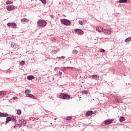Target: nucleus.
Wrapping results in <instances>:
<instances>
[{"mask_svg":"<svg viewBox=\"0 0 131 131\" xmlns=\"http://www.w3.org/2000/svg\"><path fill=\"white\" fill-rule=\"evenodd\" d=\"M60 98L64 99V100H69V99H70V96L67 94L61 93L60 95Z\"/></svg>","mask_w":131,"mask_h":131,"instance_id":"f257e3e1","label":"nucleus"},{"mask_svg":"<svg viewBox=\"0 0 131 131\" xmlns=\"http://www.w3.org/2000/svg\"><path fill=\"white\" fill-rule=\"evenodd\" d=\"M61 23H62V24H64V25H66L67 26H68V25H70L71 22L69 20L63 18V19H61Z\"/></svg>","mask_w":131,"mask_h":131,"instance_id":"f03ea898","label":"nucleus"},{"mask_svg":"<svg viewBox=\"0 0 131 131\" xmlns=\"http://www.w3.org/2000/svg\"><path fill=\"white\" fill-rule=\"evenodd\" d=\"M47 25V22L44 20H40L38 22V26L45 27Z\"/></svg>","mask_w":131,"mask_h":131,"instance_id":"7ed1b4c3","label":"nucleus"},{"mask_svg":"<svg viewBox=\"0 0 131 131\" xmlns=\"http://www.w3.org/2000/svg\"><path fill=\"white\" fill-rule=\"evenodd\" d=\"M75 32L76 33H77V34H79V35H82V34H83V31L80 29H76Z\"/></svg>","mask_w":131,"mask_h":131,"instance_id":"20e7f679","label":"nucleus"},{"mask_svg":"<svg viewBox=\"0 0 131 131\" xmlns=\"http://www.w3.org/2000/svg\"><path fill=\"white\" fill-rule=\"evenodd\" d=\"M102 31L105 33L106 35H109V34H111V30H106V29H104L102 28Z\"/></svg>","mask_w":131,"mask_h":131,"instance_id":"39448f33","label":"nucleus"},{"mask_svg":"<svg viewBox=\"0 0 131 131\" xmlns=\"http://www.w3.org/2000/svg\"><path fill=\"white\" fill-rule=\"evenodd\" d=\"M105 125H108L111 124L113 122V120L112 119H107L104 121Z\"/></svg>","mask_w":131,"mask_h":131,"instance_id":"423d86ee","label":"nucleus"},{"mask_svg":"<svg viewBox=\"0 0 131 131\" xmlns=\"http://www.w3.org/2000/svg\"><path fill=\"white\" fill-rule=\"evenodd\" d=\"M7 11H13V10H14L15 9V6H14L13 5H10V6H8L7 8H6Z\"/></svg>","mask_w":131,"mask_h":131,"instance_id":"0eeeda50","label":"nucleus"},{"mask_svg":"<svg viewBox=\"0 0 131 131\" xmlns=\"http://www.w3.org/2000/svg\"><path fill=\"white\" fill-rule=\"evenodd\" d=\"M8 26H11L13 28L17 27V25L14 23H9L7 24Z\"/></svg>","mask_w":131,"mask_h":131,"instance_id":"6e6552de","label":"nucleus"},{"mask_svg":"<svg viewBox=\"0 0 131 131\" xmlns=\"http://www.w3.org/2000/svg\"><path fill=\"white\" fill-rule=\"evenodd\" d=\"M94 113L93 111H89L86 113V116L89 117L93 115V114Z\"/></svg>","mask_w":131,"mask_h":131,"instance_id":"1a4fd4ad","label":"nucleus"},{"mask_svg":"<svg viewBox=\"0 0 131 131\" xmlns=\"http://www.w3.org/2000/svg\"><path fill=\"white\" fill-rule=\"evenodd\" d=\"M9 115L8 114H5L4 113L0 112V117H7Z\"/></svg>","mask_w":131,"mask_h":131,"instance_id":"9d476101","label":"nucleus"},{"mask_svg":"<svg viewBox=\"0 0 131 131\" xmlns=\"http://www.w3.org/2000/svg\"><path fill=\"white\" fill-rule=\"evenodd\" d=\"M92 78H93V79H95V80H98V79H99V77L97 75H92Z\"/></svg>","mask_w":131,"mask_h":131,"instance_id":"9b49d317","label":"nucleus"},{"mask_svg":"<svg viewBox=\"0 0 131 131\" xmlns=\"http://www.w3.org/2000/svg\"><path fill=\"white\" fill-rule=\"evenodd\" d=\"M116 100H117V103H122V100H121V99L115 98L114 99V101H116Z\"/></svg>","mask_w":131,"mask_h":131,"instance_id":"f8f14e48","label":"nucleus"},{"mask_svg":"<svg viewBox=\"0 0 131 131\" xmlns=\"http://www.w3.org/2000/svg\"><path fill=\"white\" fill-rule=\"evenodd\" d=\"M33 78H34V77L32 75L28 76L27 77V79H28L29 80H32Z\"/></svg>","mask_w":131,"mask_h":131,"instance_id":"ddd939ff","label":"nucleus"},{"mask_svg":"<svg viewBox=\"0 0 131 131\" xmlns=\"http://www.w3.org/2000/svg\"><path fill=\"white\" fill-rule=\"evenodd\" d=\"M6 124H7V123H9V121H11L12 119L11 117H7L6 118Z\"/></svg>","mask_w":131,"mask_h":131,"instance_id":"4468645a","label":"nucleus"},{"mask_svg":"<svg viewBox=\"0 0 131 131\" xmlns=\"http://www.w3.org/2000/svg\"><path fill=\"white\" fill-rule=\"evenodd\" d=\"M119 3H120V4L126 3H127V0H120Z\"/></svg>","mask_w":131,"mask_h":131,"instance_id":"2eb2a0df","label":"nucleus"},{"mask_svg":"<svg viewBox=\"0 0 131 131\" xmlns=\"http://www.w3.org/2000/svg\"><path fill=\"white\" fill-rule=\"evenodd\" d=\"M96 30H97V31H98V32H103V31H102V29H101V27H97L96 28Z\"/></svg>","mask_w":131,"mask_h":131,"instance_id":"dca6fc26","label":"nucleus"},{"mask_svg":"<svg viewBox=\"0 0 131 131\" xmlns=\"http://www.w3.org/2000/svg\"><path fill=\"white\" fill-rule=\"evenodd\" d=\"M21 22H29V20L27 18H23L21 19Z\"/></svg>","mask_w":131,"mask_h":131,"instance_id":"f3484780","label":"nucleus"},{"mask_svg":"<svg viewBox=\"0 0 131 131\" xmlns=\"http://www.w3.org/2000/svg\"><path fill=\"white\" fill-rule=\"evenodd\" d=\"M22 113V111H21V110H18L17 111V115H21V114Z\"/></svg>","mask_w":131,"mask_h":131,"instance_id":"a211bd4d","label":"nucleus"},{"mask_svg":"<svg viewBox=\"0 0 131 131\" xmlns=\"http://www.w3.org/2000/svg\"><path fill=\"white\" fill-rule=\"evenodd\" d=\"M11 120L13 121V122H16V117L13 116L11 117Z\"/></svg>","mask_w":131,"mask_h":131,"instance_id":"6ab92c4d","label":"nucleus"},{"mask_svg":"<svg viewBox=\"0 0 131 131\" xmlns=\"http://www.w3.org/2000/svg\"><path fill=\"white\" fill-rule=\"evenodd\" d=\"M120 122H123L125 120V119H124V117H122L120 118Z\"/></svg>","mask_w":131,"mask_h":131,"instance_id":"aec40b11","label":"nucleus"},{"mask_svg":"<svg viewBox=\"0 0 131 131\" xmlns=\"http://www.w3.org/2000/svg\"><path fill=\"white\" fill-rule=\"evenodd\" d=\"M13 4V2L10 1L9 0L6 1V5H12Z\"/></svg>","mask_w":131,"mask_h":131,"instance_id":"412c9836","label":"nucleus"},{"mask_svg":"<svg viewBox=\"0 0 131 131\" xmlns=\"http://www.w3.org/2000/svg\"><path fill=\"white\" fill-rule=\"evenodd\" d=\"M30 98L34 99V100H37V97H35L34 95L31 94Z\"/></svg>","mask_w":131,"mask_h":131,"instance_id":"4be33fe9","label":"nucleus"},{"mask_svg":"<svg viewBox=\"0 0 131 131\" xmlns=\"http://www.w3.org/2000/svg\"><path fill=\"white\" fill-rule=\"evenodd\" d=\"M125 42H128L129 41H131V36L127 38L125 40Z\"/></svg>","mask_w":131,"mask_h":131,"instance_id":"5701e85b","label":"nucleus"},{"mask_svg":"<svg viewBox=\"0 0 131 131\" xmlns=\"http://www.w3.org/2000/svg\"><path fill=\"white\" fill-rule=\"evenodd\" d=\"M5 94H6V92L5 91L0 92V96H5Z\"/></svg>","mask_w":131,"mask_h":131,"instance_id":"b1692460","label":"nucleus"},{"mask_svg":"<svg viewBox=\"0 0 131 131\" xmlns=\"http://www.w3.org/2000/svg\"><path fill=\"white\" fill-rule=\"evenodd\" d=\"M22 121L24 124H26V122H27L26 120H19V122H22Z\"/></svg>","mask_w":131,"mask_h":131,"instance_id":"393cba45","label":"nucleus"},{"mask_svg":"<svg viewBox=\"0 0 131 131\" xmlns=\"http://www.w3.org/2000/svg\"><path fill=\"white\" fill-rule=\"evenodd\" d=\"M41 3H42L43 5H46L47 4V0H40Z\"/></svg>","mask_w":131,"mask_h":131,"instance_id":"a878e982","label":"nucleus"},{"mask_svg":"<svg viewBox=\"0 0 131 131\" xmlns=\"http://www.w3.org/2000/svg\"><path fill=\"white\" fill-rule=\"evenodd\" d=\"M84 23V20L83 21L81 20L79 21V24H80V25H83Z\"/></svg>","mask_w":131,"mask_h":131,"instance_id":"bb28decb","label":"nucleus"},{"mask_svg":"<svg viewBox=\"0 0 131 131\" xmlns=\"http://www.w3.org/2000/svg\"><path fill=\"white\" fill-rule=\"evenodd\" d=\"M71 119H72V117H68L66 118V120H71Z\"/></svg>","mask_w":131,"mask_h":131,"instance_id":"cd10ccee","label":"nucleus"},{"mask_svg":"<svg viewBox=\"0 0 131 131\" xmlns=\"http://www.w3.org/2000/svg\"><path fill=\"white\" fill-rule=\"evenodd\" d=\"M31 92V91L29 90H27L25 91V94H27L28 93H30Z\"/></svg>","mask_w":131,"mask_h":131,"instance_id":"c85d7f7f","label":"nucleus"},{"mask_svg":"<svg viewBox=\"0 0 131 131\" xmlns=\"http://www.w3.org/2000/svg\"><path fill=\"white\" fill-rule=\"evenodd\" d=\"M78 51H77V50H73V54H78Z\"/></svg>","mask_w":131,"mask_h":131,"instance_id":"c756f323","label":"nucleus"},{"mask_svg":"<svg viewBox=\"0 0 131 131\" xmlns=\"http://www.w3.org/2000/svg\"><path fill=\"white\" fill-rule=\"evenodd\" d=\"M82 93L86 95L88 94V91H82Z\"/></svg>","mask_w":131,"mask_h":131,"instance_id":"7c9ffc66","label":"nucleus"},{"mask_svg":"<svg viewBox=\"0 0 131 131\" xmlns=\"http://www.w3.org/2000/svg\"><path fill=\"white\" fill-rule=\"evenodd\" d=\"M20 65H21V66H23V65H24V64H25V61H21V62L20 63Z\"/></svg>","mask_w":131,"mask_h":131,"instance_id":"2f4dec72","label":"nucleus"},{"mask_svg":"<svg viewBox=\"0 0 131 131\" xmlns=\"http://www.w3.org/2000/svg\"><path fill=\"white\" fill-rule=\"evenodd\" d=\"M52 52L53 53H54V54H57V52H58V51L57 50H54Z\"/></svg>","mask_w":131,"mask_h":131,"instance_id":"473e14b6","label":"nucleus"},{"mask_svg":"<svg viewBox=\"0 0 131 131\" xmlns=\"http://www.w3.org/2000/svg\"><path fill=\"white\" fill-rule=\"evenodd\" d=\"M62 73L61 72H59L58 74V76H61V75H62Z\"/></svg>","mask_w":131,"mask_h":131,"instance_id":"72a5a7b5","label":"nucleus"},{"mask_svg":"<svg viewBox=\"0 0 131 131\" xmlns=\"http://www.w3.org/2000/svg\"><path fill=\"white\" fill-rule=\"evenodd\" d=\"M26 96L27 97L30 98V96H31V94H27Z\"/></svg>","mask_w":131,"mask_h":131,"instance_id":"f704fd0d","label":"nucleus"},{"mask_svg":"<svg viewBox=\"0 0 131 131\" xmlns=\"http://www.w3.org/2000/svg\"><path fill=\"white\" fill-rule=\"evenodd\" d=\"M13 100H18V97H13L12 98Z\"/></svg>","mask_w":131,"mask_h":131,"instance_id":"c9c22d12","label":"nucleus"},{"mask_svg":"<svg viewBox=\"0 0 131 131\" xmlns=\"http://www.w3.org/2000/svg\"><path fill=\"white\" fill-rule=\"evenodd\" d=\"M100 52H101V53H105V50L101 49Z\"/></svg>","mask_w":131,"mask_h":131,"instance_id":"e433bc0d","label":"nucleus"},{"mask_svg":"<svg viewBox=\"0 0 131 131\" xmlns=\"http://www.w3.org/2000/svg\"><path fill=\"white\" fill-rule=\"evenodd\" d=\"M59 59L61 60V59H65V56H61V57H59Z\"/></svg>","mask_w":131,"mask_h":131,"instance_id":"4c0bfd02","label":"nucleus"},{"mask_svg":"<svg viewBox=\"0 0 131 131\" xmlns=\"http://www.w3.org/2000/svg\"><path fill=\"white\" fill-rule=\"evenodd\" d=\"M11 47H12V48H14V46H16V44H11Z\"/></svg>","mask_w":131,"mask_h":131,"instance_id":"58836bf2","label":"nucleus"},{"mask_svg":"<svg viewBox=\"0 0 131 131\" xmlns=\"http://www.w3.org/2000/svg\"><path fill=\"white\" fill-rule=\"evenodd\" d=\"M54 120H57V118H55V119H54Z\"/></svg>","mask_w":131,"mask_h":131,"instance_id":"ea45409f","label":"nucleus"},{"mask_svg":"<svg viewBox=\"0 0 131 131\" xmlns=\"http://www.w3.org/2000/svg\"><path fill=\"white\" fill-rule=\"evenodd\" d=\"M115 102H117V100H116V101H115Z\"/></svg>","mask_w":131,"mask_h":131,"instance_id":"a19ab883","label":"nucleus"}]
</instances>
